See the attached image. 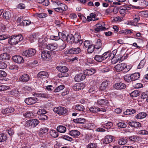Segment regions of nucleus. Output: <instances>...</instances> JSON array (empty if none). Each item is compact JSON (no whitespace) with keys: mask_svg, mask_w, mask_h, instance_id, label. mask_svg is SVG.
I'll return each mask as SVG.
<instances>
[{"mask_svg":"<svg viewBox=\"0 0 148 148\" xmlns=\"http://www.w3.org/2000/svg\"><path fill=\"white\" fill-rule=\"evenodd\" d=\"M23 39V37L21 35L12 36L8 38V42L10 45H14L18 43Z\"/></svg>","mask_w":148,"mask_h":148,"instance_id":"1","label":"nucleus"},{"mask_svg":"<svg viewBox=\"0 0 148 148\" xmlns=\"http://www.w3.org/2000/svg\"><path fill=\"white\" fill-rule=\"evenodd\" d=\"M140 76V74L138 73H135L131 75L127 74L124 76V80L126 81L129 82L131 81H135L138 80Z\"/></svg>","mask_w":148,"mask_h":148,"instance_id":"2","label":"nucleus"},{"mask_svg":"<svg viewBox=\"0 0 148 148\" xmlns=\"http://www.w3.org/2000/svg\"><path fill=\"white\" fill-rule=\"evenodd\" d=\"M89 110L92 113H97L101 115L103 114V113L106 111V108L104 107L101 108L94 106L89 108Z\"/></svg>","mask_w":148,"mask_h":148,"instance_id":"3","label":"nucleus"},{"mask_svg":"<svg viewBox=\"0 0 148 148\" xmlns=\"http://www.w3.org/2000/svg\"><path fill=\"white\" fill-rule=\"evenodd\" d=\"M40 123L37 119H32L26 121L25 124L26 126L31 127L32 128L35 127Z\"/></svg>","mask_w":148,"mask_h":148,"instance_id":"4","label":"nucleus"},{"mask_svg":"<svg viewBox=\"0 0 148 148\" xmlns=\"http://www.w3.org/2000/svg\"><path fill=\"white\" fill-rule=\"evenodd\" d=\"M36 53L35 49L30 48L23 51L22 55L27 58L30 57L34 55Z\"/></svg>","mask_w":148,"mask_h":148,"instance_id":"5","label":"nucleus"},{"mask_svg":"<svg viewBox=\"0 0 148 148\" xmlns=\"http://www.w3.org/2000/svg\"><path fill=\"white\" fill-rule=\"evenodd\" d=\"M67 110L65 108L60 106L55 108L53 109L54 112L60 115H63L65 114L67 112Z\"/></svg>","mask_w":148,"mask_h":148,"instance_id":"6","label":"nucleus"},{"mask_svg":"<svg viewBox=\"0 0 148 148\" xmlns=\"http://www.w3.org/2000/svg\"><path fill=\"white\" fill-rule=\"evenodd\" d=\"M105 25V23L103 22L97 24L95 25L96 27L95 30L97 32L104 30L106 29Z\"/></svg>","mask_w":148,"mask_h":148,"instance_id":"7","label":"nucleus"},{"mask_svg":"<svg viewBox=\"0 0 148 148\" xmlns=\"http://www.w3.org/2000/svg\"><path fill=\"white\" fill-rule=\"evenodd\" d=\"M12 59L14 62L17 63H22L24 62V60L23 57L19 55L14 56Z\"/></svg>","mask_w":148,"mask_h":148,"instance_id":"8","label":"nucleus"},{"mask_svg":"<svg viewBox=\"0 0 148 148\" xmlns=\"http://www.w3.org/2000/svg\"><path fill=\"white\" fill-rule=\"evenodd\" d=\"M49 51H42L41 52V56L42 58L46 61L49 60L51 58V56L50 55Z\"/></svg>","mask_w":148,"mask_h":148,"instance_id":"9","label":"nucleus"},{"mask_svg":"<svg viewBox=\"0 0 148 148\" xmlns=\"http://www.w3.org/2000/svg\"><path fill=\"white\" fill-rule=\"evenodd\" d=\"M37 101V98L32 97L27 98L25 100V103L27 105H31L35 103Z\"/></svg>","mask_w":148,"mask_h":148,"instance_id":"10","label":"nucleus"},{"mask_svg":"<svg viewBox=\"0 0 148 148\" xmlns=\"http://www.w3.org/2000/svg\"><path fill=\"white\" fill-rule=\"evenodd\" d=\"M96 14L94 13H91L90 14V16H87V18L84 16V18L86 19V21L90 22L92 21H93L97 20L99 19V18H96Z\"/></svg>","mask_w":148,"mask_h":148,"instance_id":"11","label":"nucleus"},{"mask_svg":"<svg viewBox=\"0 0 148 148\" xmlns=\"http://www.w3.org/2000/svg\"><path fill=\"white\" fill-rule=\"evenodd\" d=\"M113 87L117 90H121L125 89L126 87V86L125 84L122 82H119L114 84Z\"/></svg>","mask_w":148,"mask_h":148,"instance_id":"12","label":"nucleus"},{"mask_svg":"<svg viewBox=\"0 0 148 148\" xmlns=\"http://www.w3.org/2000/svg\"><path fill=\"white\" fill-rule=\"evenodd\" d=\"M125 67H126V64L125 63H122L116 65L114 68L117 71L120 72L123 71L124 68Z\"/></svg>","mask_w":148,"mask_h":148,"instance_id":"13","label":"nucleus"},{"mask_svg":"<svg viewBox=\"0 0 148 148\" xmlns=\"http://www.w3.org/2000/svg\"><path fill=\"white\" fill-rule=\"evenodd\" d=\"M86 78V76L84 73H79L77 74L75 77L74 79L75 81L77 82H80Z\"/></svg>","mask_w":148,"mask_h":148,"instance_id":"14","label":"nucleus"},{"mask_svg":"<svg viewBox=\"0 0 148 148\" xmlns=\"http://www.w3.org/2000/svg\"><path fill=\"white\" fill-rule=\"evenodd\" d=\"M128 124L131 127L134 128H137L141 126V124L139 122L133 121L129 122L128 123Z\"/></svg>","mask_w":148,"mask_h":148,"instance_id":"15","label":"nucleus"},{"mask_svg":"<svg viewBox=\"0 0 148 148\" xmlns=\"http://www.w3.org/2000/svg\"><path fill=\"white\" fill-rule=\"evenodd\" d=\"M85 87L84 84L80 83L75 84L73 86V89L75 90L83 89Z\"/></svg>","mask_w":148,"mask_h":148,"instance_id":"16","label":"nucleus"},{"mask_svg":"<svg viewBox=\"0 0 148 148\" xmlns=\"http://www.w3.org/2000/svg\"><path fill=\"white\" fill-rule=\"evenodd\" d=\"M10 35L8 34H4L0 35V42L2 44H5V41L7 39H8Z\"/></svg>","mask_w":148,"mask_h":148,"instance_id":"17","label":"nucleus"},{"mask_svg":"<svg viewBox=\"0 0 148 148\" xmlns=\"http://www.w3.org/2000/svg\"><path fill=\"white\" fill-rule=\"evenodd\" d=\"M30 79V77L29 75L27 74H25L21 76L19 78L20 81L23 82H27Z\"/></svg>","mask_w":148,"mask_h":148,"instance_id":"18","label":"nucleus"},{"mask_svg":"<svg viewBox=\"0 0 148 148\" xmlns=\"http://www.w3.org/2000/svg\"><path fill=\"white\" fill-rule=\"evenodd\" d=\"M114 140V137L111 135H107L105 137L104 141L106 144H108Z\"/></svg>","mask_w":148,"mask_h":148,"instance_id":"19","label":"nucleus"},{"mask_svg":"<svg viewBox=\"0 0 148 148\" xmlns=\"http://www.w3.org/2000/svg\"><path fill=\"white\" fill-rule=\"evenodd\" d=\"M80 49L79 48H72L68 50V52L71 54H77L80 52Z\"/></svg>","mask_w":148,"mask_h":148,"instance_id":"20","label":"nucleus"},{"mask_svg":"<svg viewBox=\"0 0 148 148\" xmlns=\"http://www.w3.org/2000/svg\"><path fill=\"white\" fill-rule=\"evenodd\" d=\"M95 72V70L92 69H90L85 70L84 73L85 75H91Z\"/></svg>","mask_w":148,"mask_h":148,"instance_id":"21","label":"nucleus"},{"mask_svg":"<svg viewBox=\"0 0 148 148\" xmlns=\"http://www.w3.org/2000/svg\"><path fill=\"white\" fill-rule=\"evenodd\" d=\"M49 130V129L47 127H43L40 129L38 135L40 137H42L44 134L47 133Z\"/></svg>","mask_w":148,"mask_h":148,"instance_id":"22","label":"nucleus"},{"mask_svg":"<svg viewBox=\"0 0 148 148\" xmlns=\"http://www.w3.org/2000/svg\"><path fill=\"white\" fill-rule=\"evenodd\" d=\"M14 109L12 108H7L3 109L1 112L3 114H8L10 113H12L14 112Z\"/></svg>","mask_w":148,"mask_h":148,"instance_id":"23","label":"nucleus"},{"mask_svg":"<svg viewBox=\"0 0 148 148\" xmlns=\"http://www.w3.org/2000/svg\"><path fill=\"white\" fill-rule=\"evenodd\" d=\"M58 45L56 43H51L48 44L46 46L47 48L49 50L53 51L56 49Z\"/></svg>","mask_w":148,"mask_h":148,"instance_id":"24","label":"nucleus"},{"mask_svg":"<svg viewBox=\"0 0 148 148\" xmlns=\"http://www.w3.org/2000/svg\"><path fill=\"white\" fill-rule=\"evenodd\" d=\"M109 82L106 80L103 82L101 84L100 87V90L102 91L105 90L107 88Z\"/></svg>","mask_w":148,"mask_h":148,"instance_id":"25","label":"nucleus"},{"mask_svg":"<svg viewBox=\"0 0 148 148\" xmlns=\"http://www.w3.org/2000/svg\"><path fill=\"white\" fill-rule=\"evenodd\" d=\"M48 76L47 73L44 71H41L39 72L37 75V77L38 78L42 79L43 78L47 77Z\"/></svg>","mask_w":148,"mask_h":148,"instance_id":"26","label":"nucleus"},{"mask_svg":"<svg viewBox=\"0 0 148 148\" xmlns=\"http://www.w3.org/2000/svg\"><path fill=\"white\" fill-rule=\"evenodd\" d=\"M97 104L99 105L105 106L108 103V100L106 99H99L97 101Z\"/></svg>","mask_w":148,"mask_h":148,"instance_id":"27","label":"nucleus"},{"mask_svg":"<svg viewBox=\"0 0 148 148\" xmlns=\"http://www.w3.org/2000/svg\"><path fill=\"white\" fill-rule=\"evenodd\" d=\"M57 69L62 73H65L68 71V69L65 66H58L56 67Z\"/></svg>","mask_w":148,"mask_h":148,"instance_id":"28","label":"nucleus"},{"mask_svg":"<svg viewBox=\"0 0 148 148\" xmlns=\"http://www.w3.org/2000/svg\"><path fill=\"white\" fill-rule=\"evenodd\" d=\"M75 123H84L86 121V120L83 118H79L76 119H74L73 120Z\"/></svg>","mask_w":148,"mask_h":148,"instance_id":"29","label":"nucleus"},{"mask_svg":"<svg viewBox=\"0 0 148 148\" xmlns=\"http://www.w3.org/2000/svg\"><path fill=\"white\" fill-rule=\"evenodd\" d=\"M3 18L6 20H9L11 17V14L8 11H5L3 14Z\"/></svg>","mask_w":148,"mask_h":148,"instance_id":"30","label":"nucleus"},{"mask_svg":"<svg viewBox=\"0 0 148 148\" xmlns=\"http://www.w3.org/2000/svg\"><path fill=\"white\" fill-rule=\"evenodd\" d=\"M102 42L101 40L100 39H98L95 42V44L94 45L95 49H97L100 48L102 46Z\"/></svg>","mask_w":148,"mask_h":148,"instance_id":"31","label":"nucleus"},{"mask_svg":"<svg viewBox=\"0 0 148 148\" xmlns=\"http://www.w3.org/2000/svg\"><path fill=\"white\" fill-rule=\"evenodd\" d=\"M69 134L72 136L77 137L80 134V132L77 130H72L69 132Z\"/></svg>","mask_w":148,"mask_h":148,"instance_id":"32","label":"nucleus"},{"mask_svg":"<svg viewBox=\"0 0 148 148\" xmlns=\"http://www.w3.org/2000/svg\"><path fill=\"white\" fill-rule=\"evenodd\" d=\"M57 130L50 129L49 133L51 136L54 138L57 137L58 136V133Z\"/></svg>","mask_w":148,"mask_h":148,"instance_id":"33","label":"nucleus"},{"mask_svg":"<svg viewBox=\"0 0 148 148\" xmlns=\"http://www.w3.org/2000/svg\"><path fill=\"white\" fill-rule=\"evenodd\" d=\"M80 38L81 36L78 33L75 34L73 35V43H78L79 41Z\"/></svg>","mask_w":148,"mask_h":148,"instance_id":"34","label":"nucleus"},{"mask_svg":"<svg viewBox=\"0 0 148 148\" xmlns=\"http://www.w3.org/2000/svg\"><path fill=\"white\" fill-rule=\"evenodd\" d=\"M10 56L6 53L0 55V60L10 59Z\"/></svg>","mask_w":148,"mask_h":148,"instance_id":"35","label":"nucleus"},{"mask_svg":"<svg viewBox=\"0 0 148 148\" xmlns=\"http://www.w3.org/2000/svg\"><path fill=\"white\" fill-rule=\"evenodd\" d=\"M147 116V114L145 112H141L136 116V118L138 119H142L145 117Z\"/></svg>","mask_w":148,"mask_h":148,"instance_id":"36","label":"nucleus"},{"mask_svg":"<svg viewBox=\"0 0 148 148\" xmlns=\"http://www.w3.org/2000/svg\"><path fill=\"white\" fill-rule=\"evenodd\" d=\"M75 109L79 111H84L85 108L84 106L81 104H77L75 106Z\"/></svg>","mask_w":148,"mask_h":148,"instance_id":"37","label":"nucleus"},{"mask_svg":"<svg viewBox=\"0 0 148 148\" xmlns=\"http://www.w3.org/2000/svg\"><path fill=\"white\" fill-rule=\"evenodd\" d=\"M57 131L60 133H64L66 131V128L64 126L60 125L57 127Z\"/></svg>","mask_w":148,"mask_h":148,"instance_id":"38","label":"nucleus"},{"mask_svg":"<svg viewBox=\"0 0 148 148\" xmlns=\"http://www.w3.org/2000/svg\"><path fill=\"white\" fill-rule=\"evenodd\" d=\"M58 35L59 36L60 39L62 41L65 42L67 40V36L61 32H59Z\"/></svg>","mask_w":148,"mask_h":148,"instance_id":"39","label":"nucleus"},{"mask_svg":"<svg viewBox=\"0 0 148 148\" xmlns=\"http://www.w3.org/2000/svg\"><path fill=\"white\" fill-rule=\"evenodd\" d=\"M136 112V110L132 108L128 109L125 111L124 114L125 115H131L133 114Z\"/></svg>","mask_w":148,"mask_h":148,"instance_id":"40","label":"nucleus"},{"mask_svg":"<svg viewBox=\"0 0 148 148\" xmlns=\"http://www.w3.org/2000/svg\"><path fill=\"white\" fill-rule=\"evenodd\" d=\"M63 5V6H64V7L56 8L55 9V11L57 12H61L63 11L67 10L68 8L67 6L65 5Z\"/></svg>","mask_w":148,"mask_h":148,"instance_id":"41","label":"nucleus"},{"mask_svg":"<svg viewBox=\"0 0 148 148\" xmlns=\"http://www.w3.org/2000/svg\"><path fill=\"white\" fill-rule=\"evenodd\" d=\"M36 95L38 97L44 98H47L49 97V95L47 93L38 92L36 93Z\"/></svg>","mask_w":148,"mask_h":148,"instance_id":"42","label":"nucleus"},{"mask_svg":"<svg viewBox=\"0 0 148 148\" xmlns=\"http://www.w3.org/2000/svg\"><path fill=\"white\" fill-rule=\"evenodd\" d=\"M66 42L72 44L73 43V35L72 34L67 35Z\"/></svg>","mask_w":148,"mask_h":148,"instance_id":"43","label":"nucleus"},{"mask_svg":"<svg viewBox=\"0 0 148 148\" xmlns=\"http://www.w3.org/2000/svg\"><path fill=\"white\" fill-rule=\"evenodd\" d=\"M7 135L4 133L0 134V142H3L7 139Z\"/></svg>","mask_w":148,"mask_h":148,"instance_id":"44","label":"nucleus"},{"mask_svg":"<svg viewBox=\"0 0 148 148\" xmlns=\"http://www.w3.org/2000/svg\"><path fill=\"white\" fill-rule=\"evenodd\" d=\"M38 117L40 120L43 121L47 120L48 119V116L45 114H38Z\"/></svg>","mask_w":148,"mask_h":148,"instance_id":"45","label":"nucleus"},{"mask_svg":"<svg viewBox=\"0 0 148 148\" xmlns=\"http://www.w3.org/2000/svg\"><path fill=\"white\" fill-rule=\"evenodd\" d=\"M127 142V139L125 138H120L118 141V143L121 145L125 144Z\"/></svg>","mask_w":148,"mask_h":148,"instance_id":"46","label":"nucleus"},{"mask_svg":"<svg viewBox=\"0 0 148 148\" xmlns=\"http://www.w3.org/2000/svg\"><path fill=\"white\" fill-rule=\"evenodd\" d=\"M29 38L30 42H32L36 40V35L35 33L29 36Z\"/></svg>","mask_w":148,"mask_h":148,"instance_id":"47","label":"nucleus"},{"mask_svg":"<svg viewBox=\"0 0 148 148\" xmlns=\"http://www.w3.org/2000/svg\"><path fill=\"white\" fill-rule=\"evenodd\" d=\"M113 126L112 123L108 122L103 125V127L107 129H110Z\"/></svg>","mask_w":148,"mask_h":148,"instance_id":"48","label":"nucleus"},{"mask_svg":"<svg viewBox=\"0 0 148 148\" xmlns=\"http://www.w3.org/2000/svg\"><path fill=\"white\" fill-rule=\"evenodd\" d=\"M23 116L25 118H31L33 116V114L30 112H27L23 113Z\"/></svg>","mask_w":148,"mask_h":148,"instance_id":"49","label":"nucleus"},{"mask_svg":"<svg viewBox=\"0 0 148 148\" xmlns=\"http://www.w3.org/2000/svg\"><path fill=\"white\" fill-rule=\"evenodd\" d=\"M146 62V60L145 58L142 60L138 66V69L142 68L145 65Z\"/></svg>","mask_w":148,"mask_h":148,"instance_id":"50","label":"nucleus"},{"mask_svg":"<svg viewBox=\"0 0 148 148\" xmlns=\"http://www.w3.org/2000/svg\"><path fill=\"white\" fill-rule=\"evenodd\" d=\"M65 88V86L63 85H61L58 86L55 89L54 92H58L63 90Z\"/></svg>","mask_w":148,"mask_h":148,"instance_id":"51","label":"nucleus"},{"mask_svg":"<svg viewBox=\"0 0 148 148\" xmlns=\"http://www.w3.org/2000/svg\"><path fill=\"white\" fill-rule=\"evenodd\" d=\"M139 95V91L138 90H136L132 92L130 94L131 96L133 97H136L138 96Z\"/></svg>","mask_w":148,"mask_h":148,"instance_id":"52","label":"nucleus"},{"mask_svg":"<svg viewBox=\"0 0 148 148\" xmlns=\"http://www.w3.org/2000/svg\"><path fill=\"white\" fill-rule=\"evenodd\" d=\"M95 49L94 46L92 44L88 47L87 51L88 53H92L94 51Z\"/></svg>","mask_w":148,"mask_h":148,"instance_id":"53","label":"nucleus"},{"mask_svg":"<svg viewBox=\"0 0 148 148\" xmlns=\"http://www.w3.org/2000/svg\"><path fill=\"white\" fill-rule=\"evenodd\" d=\"M117 58L116 59V60L114 61H112V63L113 64H115L119 60L122 61V56L120 54L118 55H117Z\"/></svg>","mask_w":148,"mask_h":148,"instance_id":"54","label":"nucleus"},{"mask_svg":"<svg viewBox=\"0 0 148 148\" xmlns=\"http://www.w3.org/2000/svg\"><path fill=\"white\" fill-rule=\"evenodd\" d=\"M94 58L95 60L99 62H101L103 60L102 55H96Z\"/></svg>","mask_w":148,"mask_h":148,"instance_id":"55","label":"nucleus"},{"mask_svg":"<svg viewBox=\"0 0 148 148\" xmlns=\"http://www.w3.org/2000/svg\"><path fill=\"white\" fill-rule=\"evenodd\" d=\"M31 22L27 20H24L21 23V25L27 26L29 25Z\"/></svg>","mask_w":148,"mask_h":148,"instance_id":"56","label":"nucleus"},{"mask_svg":"<svg viewBox=\"0 0 148 148\" xmlns=\"http://www.w3.org/2000/svg\"><path fill=\"white\" fill-rule=\"evenodd\" d=\"M118 127L120 128H125L126 127L127 125L123 122H120L117 124Z\"/></svg>","mask_w":148,"mask_h":148,"instance_id":"57","label":"nucleus"},{"mask_svg":"<svg viewBox=\"0 0 148 148\" xmlns=\"http://www.w3.org/2000/svg\"><path fill=\"white\" fill-rule=\"evenodd\" d=\"M62 138L64 139L69 141L71 142L73 141V139L71 137L66 135L62 136Z\"/></svg>","mask_w":148,"mask_h":148,"instance_id":"58","label":"nucleus"},{"mask_svg":"<svg viewBox=\"0 0 148 148\" xmlns=\"http://www.w3.org/2000/svg\"><path fill=\"white\" fill-rule=\"evenodd\" d=\"M87 147L88 148H95L97 147V144L91 143L88 144Z\"/></svg>","mask_w":148,"mask_h":148,"instance_id":"59","label":"nucleus"},{"mask_svg":"<svg viewBox=\"0 0 148 148\" xmlns=\"http://www.w3.org/2000/svg\"><path fill=\"white\" fill-rule=\"evenodd\" d=\"M9 87L3 84H0V90H5L8 89Z\"/></svg>","mask_w":148,"mask_h":148,"instance_id":"60","label":"nucleus"},{"mask_svg":"<svg viewBox=\"0 0 148 148\" xmlns=\"http://www.w3.org/2000/svg\"><path fill=\"white\" fill-rule=\"evenodd\" d=\"M129 140L131 142H135L136 141L137 138L135 136H133L129 137Z\"/></svg>","mask_w":148,"mask_h":148,"instance_id":"61","label":"nucleus"},{"mask_svg":"<svg viewBox=\"0 0 148 148\" xmlns=\"http://www.w3.org/2000/svg\"><path fill=\"white\" fill-rule=\"evenodd\" d=\"M7 67V65L4 62L0 61V69H4Z\"/></svg>","mask_w":148,"mask_h":148,"instance_id":"62","label":"nucleus"},{"mask_svg":"<svg viewBox=\"0 0 148 148\" xmlns=\"http://www.w3.org/2000/svg\"><path fill=\"white\" fill-rule=\"evenodd\" d=\"M107 55L108 56V59L113 60L114 55L112 53H110L109 52H107Z\"/></svg>","mask_w":148,"mask_h":148,"instance_id":"63","label":"nucleus"},{"mask_svg":"<svg viewBox=\"0 0 148 148\" xmlns=\"http://www.w3.org/2000/svg\"><path fill=\"white\" fill-rule=\"evenodd\" d=\"M148 97V92H143L141 95V97L142 99H146Z\"/></svg>","mask_w":148,"mask_h":148,"instance_id":"64","label":"nucleus"}]
</instances>
